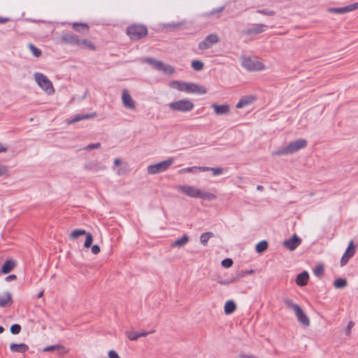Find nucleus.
Masks as SVG:
<instances>
[{"instance_id":"obj_1","label":"nucleus","mask_w":358,"mask_h":358,"mask_svg":"<svg viewBox=\"0 0 358 358\" xmlns=\"http://www.w3.org/2000/svg\"><path fill=\"white\" fill-rule=\"evenodd\" d=\"M176 189L191 198L201 199L205 201H213L217 199L216 194L202 191L201 189L192 185H178L176 186Z\"/></svg>"},{"instance_id":"obj_2","label":"nucleus","mask_w":358,"mask_h":358,"mask_svg":"<svg viewBox=\"0 0 358 358\" xmlns=\"http://www.w3.org/2000/svg\"><path fill=\"white\" fill-rule=\"evenodd\" d=\"M60 41L63 44L78 46L81 48H87L95 50L96 45L88 39H80L78 36L69 32L62 33Z\"/></svg>"},{"instance_id":"obj_3","label":"nucleus","mask_w":358,"mask_h":358,"mask_svg":"<svg viewBox=\"0 0 358 358\" xmlns=\"http://www.w3.org/2000/svg\"><path fill=\"white\" fill-rule=\"evenodd\" d=\"M171 87L177 89L178 91L187 93H194L205 94L207 90L205 87L194 83L173 80L170 84Z\"/></svg>"},{"instance_id":"obj_4","label":"nucleus","mask_w":358,"mask_h":358,"mask_svg":"<svg viewBox=\"0 0 358 358\" xmlns=\"http://www.w3.org/2000/svg\"><path fill=\"white\" fill-rule=\"evenodd\" d=\"M308 141L304 138H299L294 141L290 142L286 147L278 149L274 152L275 155H287L298 152L299 150L307 146Z\"/></svg>"},{"instance_id":"obj_5","label":"nucleus","mask_w":358,"mask_h":358,"mask_svg":"<svg viewBox=\"0 0 358 358\" xmlns=\"http://www.w3.org/2000/svg\"><path fill=\"white\" fill-rule=\"evenodd\" d=\"M285 305L293 310L295 312L296 316L299 322H300L303 326L308 327L310 325V320L306 314L304 313L303 309L298 304L294 303L292 300L289 299H285L284 300Z\"/></svg>"},{"instance_id":"obj_6","label":"nucleus","mask_w":358,"mask_h":358,"mask_svg":"<svg viewBox=\"0 0 358 358\" xmlns=\"http://www.w3.org/2000/svg\"><path fill=\"white\" fill-rule=\"evenodd\" d=\"M127 34L131 40L138 41L147 36L148 29L143 24H131L127 28Z\"/></svg>"},{"instance_id":"obj_7","label":"nucleus","mask_w":358,"mask_h":358,"mask_svg":"<svg viewBox=\"0 0 358 358\" xmlns=\"http://www.w3.org/2000/svg\"><path fill=\"white\" fill-rule=\"evenodd\" d=\"M169 107L173 111L187 113L191 111L194 108V104L191 100L185 99L171 102L169 104Z\"/></svg>"},{"instance_id":"obj_8","label":"nucleus","mask_w":358,"mask_h":358,"mask_svg":"<svg viewBox=\"0 0 358 358\" xmlns=\"http://www.w3.org/2000/svg\"><path fill=\"white\" fill-rule=\"evenodd\" d=\"M173 163V159L170 157L166 160L162 161L155 164H151L148 166V173L151 175L157 174L165 171Z\"/></svg>"},{"instance_id":"obj_9","label":"nucleus","mask_w":358,"mask_h":358,"mask_svg":"<svg viewBox=\"0 0 358 358\" xmlns=\"http://www.w3.org/2000/svg\"><path fill=\"white\" fill-rule=\"evenodd\" d=\"M34 79L38 86L48 94L54 92V88L52 82L44 74L36 72L34 73Z\"/></svg>"},{"instance_id":"obj_10","label":"nucleus","mask_w":358,"mask_h":358,"mask_svg":"<svg viewBox=\"0 0 358 358\" xmlns=\"http://www.w3.org/2000/svg\"><path fill=\"white\" fill-rule=\"evenodd\" d=\"M220 41L219 37L216 34H210L199 43L198 47L201 50L210 49L215 43Z\"/></svg>"},{"instance_id":"obj_11","label":"nucleus","mask_w":358,"mask_h":358,"mask_svg":"<svg viewBox=\"0 0 358 358\" xmlns=\"http://www.w3.org/2000/svg\"><path fill=\"white\" fill-rule=\"evenodd\" d=\"M242 65L245 69L250 71H260L264 68V65L262 62L254 60L250 57L245 58L242 62Z\"/></svg>"},{"instance_id":"obj_12","label":"nucleus","mask_w":358,"mask_h":358,"mask_svg":"<svg viewBox=\"0 0 358 358\" xmlns=\"http://www.w3.org/2000/svg\"><path fill=\"white\" fill-rule=\"evenodd\" d=\"M267 25L264 24H252L250 27L243 31V34L247 36H255L266 31Z\"/></svg>"},{"instance_id":"obj_13","label":"nucleus","mask_w":358,"mask_h":358,"mask_svg":"<svg viewBox=\"0 0 358 358\" xmlns=\"http://www.w3.org/2000/svg\"><path fill=\"white\" fill-rule=\"evenodd\" d=\"M301 243V238L294 234L283 242V245L291 251L294 250Z\"/></svg>"},{"instance_id":"obj_14","label":"nucleus","mask_w":358,"mask_h":358,"mask_svg":"<svg viewBox=\"0 0 358 358\" xmlns=\"http://www.w3.org/2000/svg\"><path fill=\"white\" fill-rule=\"evenodd\" d=\"M97 116L96 113H90L87 114H76L72 117V118L67 120V123L69 124H74L77 122H79L83 120H87L93 118Z\"/></svg>"},{"instance_id":"obj_15","label":"nucleus","mask_w":358,"mask_h":358,"mask_svg":"<svg viewBox=\"0 0 358 358\" xmlns=\"http://www.w3.org/2000/svg\"><path fill=\"white\" fill-rule=\"evenodd\" d=\"M122 99L124 106L127 108H135V101L133 100L132 97L131 96V95L129 94V92L127 90H124L122 91Z\"/></svg>"},{"instance_id":"obj_16","label":"nucleus","mask_w":358,"mask_h":358,"mask_svg":"<svg viewBox=\"0 0 358 358\" xmlns=\"http://www.w3.org/2000/svg\"><path fill=\"white\" fill-rule=\"evenodd\" d=\"M16 261L13 259H7L3 264L1 268V272L3 274H8L10 273L16 266Z\"/></svg>"},{"instance_id":"obj_17","label":"nucleus","mask_w":358,"mask_h":358,"mask_svg":"<svg viewBox=\"0 0 358 358\" xmlns=\"http://www.w3.org/2000/svg\"><path fill=\"white\" fill-rule=\"evenodd\" d=\"M309 280V273L307 271H303L296 275L295 282L300 287H303L308 284Z\"/></svg>"},{"instance_id":"obj_18","label":"nucleus","mask_w":358,"mask_h":358,"mask_svg":"<svg viewBox=\"0 0 358 358\" xmlns=\"http://www.w3.org/2000/svg\"><path fill=\"white\" fill-rule=\"evenodd\" d=\"M57 352L59 355H64L68 352L65 346L62 344L48 345L43 348V352Z\"/></svg>"},{"instance_id":"obj_19","label":"nucleus","mask_w":358,"mask_h":358,"mask_svg":"<svg viewBox=\"0 0 358 358\" xmlns=\"http://www.w3.org/2000/svg\"><path fill=\"white\" fill-rule=\"evenodd\" d=\"M13 303V299L11 294L9 292H6L3 295H0V307L6 308Z\"/></svg>"},{"instance_id":"obj_20","label":"nucleus","mask_w":358,"mask_h":358,"mask_svg":"<svg viewBox=\"0 0 358 358\" xmlns=\"http://www.w3.org/2000/svg\"><path fill=\"white\" fill-rule=\"evenodd\" d=\"M10 350L13 352L24 353L29 350V346L23 343H11L10 345Z\"/></svg>"},{"instance_id":"obj_21","label":"nucleus","mask_w":358,"mask_h":358,"mask_svg":"<svg viewBox=\"0 0 358 358\" xmlns=\"http://www.w3.org/2000/svg\"><path fill=\"white\" fill-rule=\"evenodd\" d=\"M256 98L254 96H245L242 97L236 104L237 108H242L251 104Z\"/></svg>"},{"instance_id":"obj_22","label":"nucleus","mask_w":358,"mask_h":358,"mask_svg":"<svg viewBox=\"0 0 358 358\" xmlns=\"http://www.w3.org/2000/svg\"><path fill=\"white\" fill-rule=\"evenodd\" d=\"M212 107L217 115H224L228 113L229 111V106L228 104L218 105L214 103L212 105Z\"/></svg>"},{"instance_id":"obj_23","label":"nucleus","mask_w":358,"mask_h":358,"mask_svg":"<svg viewBox=\"0 0 358 358\" xmlns=\"http://www.w3.org/2000/svg\"><path fill=\"white\" fill-rule=\"evenodd\" d=\"M72 27L76 31L81 34H87L90 28L88 24L85 22H75Z\"/></svg>"},{"instance_id":"obj_24","label":"nucleus","mask_w":358,"mask_h":358,"mask_svg":"<svg viewBox=\"0 0 358 358\" xmlns=\"http://www.w3.org/2000/svg\"><path fill=\"white\" fill-rule=\"evenodd\" d=\"M189 241V238L187 234H183V236L181 238H179L171 243V248H176V247H182L185 245H186Z\"/></svg>"},{"instance_id":"obj_25","label":"nucleus","mask_w":358,"mask_h":358,"mask_svg":"<svg viewBox=\"0 0 358 358\" xmlns=\"http://www.w3.org/2000/svg\"><path fill=\"white\" fill-rule=\"evenodd\" d=\"M143 62L150 64L156 70H157V69H160L162 66V62L158 61L152 57H145L143 59Z\"/></svg>"},{"instance_id":"obj_26","label":"nucleus","mask_w":358,"mask_h":358,"mask_svg":"<svg viewBox=\"0 0 358 358\" xmlns=\"http://www.w3.org/2000/svg\"><path fill=\"white\" fill-rule=\"evenodd\" d=\"M236 309V304L232 300L227 301L224 306V313L226 315H230L233 313Z\"/></svg>"},{"instance_id":"obj_27","label":"nucleus","mask_w":358,"mask_h":358,"mask_svg":"<svg viewBox=\"0 0 358 358\" xmlns=\"http://www.w3.org/2000/svg\"><path fill=\"white\" fill-rule=\"evenodd\" d=\"M268 247V243L266 240H262L259 241L255 245V250L257 253L261 254L265 252Z\"/></svg>"},{"instance_id":"obj_28","label":"nucleus","mask_w":358,"mask_h":358,"mask_svg":"<svg viewBox=\"0 0 358 358\" xmlns=\"http://www.w3.org/2000/svg\"><path fill=\"white\" fill-rule=\"evenodd\" d=\"M348 285V281L345 278H338L334 282V286L336 289H343Z\"/></svg>"},{"instance_id":"obj_29","label":"nucleus","mask_w":358,"mask_h":358,"mask_svg":"<svg viewBox=\"0 0 358 358\" xmlns=\"http://www.w3.org/2000/svg\"><path fill=\"white\" fill-rule=\"evenodd\" d=\"M192 68L196 71H201L204 68V64L199 59L192 60L191 62Z\"/></svg>"},{"instance_id":"obj_30","label":"nucleus","mask_w":358,"mask_h":358,"mask_svg":"<svg viewBox=\"0 0 358 358\" xmlns=\"http://www.w3.org/2000/svg\"><path fill=\"white\" fill-rule=\"evenodd\" d=\"M213 236L214 234L213 232L208 231L203 233L200 236V242L202 245H206L210 238Z\"/></svg>"},{"instance_id":"obj_31","label":"nucleus","mask_w":358,"mask_h":358,"mask_svg":"<svg viewBox=\"0 0 358 358\" xmlns=\"http://www.w3.org/2000/svg\"><path fill=\"white\" fill-rule=\"evenodd\" d=\"M324 273V266L322 264H317L313 269L314 275L317 278H322Z\"/></svg>"},{"instance_id":"obj_32","label":"nucleus","mask_w":358,"mask_h":358,"mask_svg":"<svg viewBox=\"0 0 358 358\" xmlns=\"http://www.w3.org/2000/svg\"><path fill=\"white\" fill-rule=\"evenodd\" d=\"M84 169L85 170L94 171H96V172H97V171H99L100 170L97 162H96L94 161L86 163L85 164V166H84Z\"/></svg>"},{"instance_id":"obj_33","label":"nucleus","mask_w":358,"mask_h":358,"mask_svg":"<svg viewBox=\"0 0 358 358\" xmlns=\"http://www.w3.org/2000/svg\"><path fill=\"white\" fill-rule=\"evenodd\" d=\"M157 70L162 71L164 73L169 74V75H172L173 73H175V68L173 66H172L169 64H164L163 62H162V66L160 69H157Z\"/></svg>"},{"instance_id":"obj_34","label":"nucleus","mask_w":358,"mask_h":358,"mask_svg":"<svg viewBox=\"0 0 358 358\" xmlns=\"http://www.w3.org/2000/svg\"><path fill=\"white\" fill-rule=\"evenodd\" d=\"M87 233V231L85 229H73L71 234H70V238L71 239H76L80 236H83Z\"/></svg>"},{"instance_id":"obj_35","label":"nucleus","mask_w":358,"mask_h":358,"mask_svg":"<svg viewBox=\"0 0 358 358\" xmlns=\"http://www.w3.org/2000/svg\"><path fill=\"white\" fill-rule=\"evenodd\" d=\"M28 48L34 57H39L41 56L42 51L41 50V49L35 46L33 43H29Z\"/></svg>"},{"instance_id":"obj_36","label":"nucleus","mask_w":358,"mask_h":358,"mask_svg":"<svg viewBox=\"0 0 358 358\" xmlns=\"http://www.w3.org/2000/svg\"><path fill=\"white\" fill-rule=\"evenodd\" d=\"M254 273H255V271L253 269L245 270V271L241 270V271H238L236 273L235 278H236V280L237 281L240 278H242L245 277L247 275L253 274Z\"/></svg>"},{"instance_id":"obj_37","label":"nucleus","mask_w":358,"mask_h":358,"mask_svg":"<svg viewBox=\"0 0 358 358\" xmlns=\"http://www.w3.org/2000/svg\"><path fill=\"white\" fill-rule=\"evenodd\" d=\"M85 241L84 243V248H89L92 246V244L93 243V236L90 232H87L85 234Z\"/></svg>"},{"instance_id":"obj_38","label":"nucleus","mask_w":358,"mask_h":358,"mask_svg":"<svg viewBox=\"0 0 358 358\" xmlns=\"http://www.w3.org/2000/svg\"><path fill=\"white\" fill-rule=\"evenodd\" d=\"M355 246L354 245L353 241H350L348 248L345 250V253L349 255L350 257H352L355 253Z\"/></svg>"},{"instance_id":"obj_39","label":"nucleus","mask_w":358,"mask_h":358,"mask_svg":"<svg viewBox=\"0 0 358 358\" xmlns=\"http://www.w3.org/2000/svg\"><path fill=\"white\" fill-rule=\"evenodd\" d=\"M328 11L331 13H336V14H343V13H347L345 6L329 8Z\"/></svg>"},{"instance_id":"obj_40","label":"nucleus","mask_w":358,"mask_h":358,"mask_svg":"<svg viewBox=\"0 0 358 358\" xmlns=\"http://www.w3.org/2000/svg\"><path fill=\"white\" fill-rule=\"evenodd\" d=\"M22 329L19 324H13L10 326V331L12 334L17 335L20 333Z\"/></svg>"},{"instance_id":"obj_41","label":"nucleus","mask_w":358,"mask_h":358,"mask_svg":"<svg viewBox=\"0 0 358 358\" xmlns=\"http://www.w3.org/2000/svg\"><path fill=\"white\" fill-rule=\"evenodd\" d=\"M257 13L268 16H273L275 14V12L274 10L267 8L258 9L257 10Z\"/></svg>"},{"instance_id":"obj_42","label":"nucleus","mask_w":358,"mask_h":358,"mask_svg":"<svg viewBox=\"0 0 358 358\" xmlns=\"http://www.w3.org/2000/svg\"><path fill=\"white\" fill-rule=\"evenodd\" d=\"M233 260L231 258H225L221 262V265L226 268H230L233 265Z\"/></svg>"},{"instance_id":"obj_43","label":"nucleus","mask_w":358,"mask_h":358,"mask_svg":"<svg viewBox=\"0 0 358 358\" xmlns=\"http://www.w3.org/2000/svg\"><path fill=\"white\" fill-rule=\"evenodd\" d=\"M127 336L128 338L131 341H136L140 338V335H138V332L136 331H127Z\"/></svg>"},{"instance_id":"obj_44","label":"nucleus","mask_w":358,"mask_h":358,"mask_svg":"<svg viewBox=\"0 0 358 358\" xmlns=\"http://www.w3.org/2000/svg\"><path fill=\"white\" fill-rule=\"evenodd\" d=\"M210 171H212L213 176H219L223 173L224 169L222 167H211Z\"/></svg>"},{"instance_id":"obj_45","label":"nucleus","mask_w":358,"mask_h":358,"mask_svg":"<svg viewBox=\"0 0 358 358\" xmlns=\"http://www.w3.org/2000/svg\"><path fill=\"white\" fill-rule=\"evenodd\" d=\"M180 171L182 173H196L197 172V166L187 167Z\"/></svg>"},{"instance_id":"obj_46","label":"nucleus","mask_w":358,"mask_h":358,"mask_svg":"<svg viewBox=\"0 0 358 358\" xmlns=\"http://www.w3.org/2000/svg\"><path fill=\"white\" fill-rule=\"evenodd\" d=\"M181 23H169L166 25V28L170 31L175 30L176 29L180 27Z\"/></svg>"},{"instance_id":"obj_47","label":"nucleus","mask_w":358,"mask_h":358,"mask_svg":"<svg viewBox=\"0 0 358 358\" xmlns=\"http://www.w3.org/2000/svg\"><path fill=\"white\" fill-rule=\"evenodd\" d=\"M100 146H101V143H91V144H89L87 146H86V148L85 149L87 151H90L92 150L99 148Z\"/></svg>"},{"instance_id":"obj_48","label":"nucleus","mask_w":358,"mask_h":358,"mask_svg":"<svg viewBox=\"0 0 358 358\" xmlns=\"http://www.w3.org/2000/svg\"><path fill=\"white\" fill-rule=\"evenodd\" d=\"M351 257L347 254L344 253L341 259V265H345Z\"/></svg>"},{"instance_id":"obj_49","label":"nucleus","mask_w":358,"mask_h":358,"mask_svg":"<svg viewBox=\"0 0 358 358\" xmlns=\"http://www.w3.org/2000/svg\"><path fill=\"white\" fill-rule=\"evenodd\" d=\"M108 358H121L117 352L114 350H110L108 352Z\"/></svg>"},{"instance_id":"obj_50","label":"nucleus","mask_w":358,"mask_h":358,"mask_svg":"<svg viewBox=\"0 0 358 358\" xmlns=\"http://www.w3.org/2000/svg\"><path fill=\"white\" fill-rule=\"evenodd\" d=\"M224 6H221V7L217 8L215 9L212 10L210 12V15H213L215 14L220 13L221 12H222L224 10Z\"/></svg>"},{"instance_id":"obj_51","label":"nucleus","mask_w":358,"mask_h":358,"mask_svg":"<svg viewBox=\"0 0 358 358\" xmlns=\"http://www.w3.org/2000/svg\"><path fill=\"white\" fill-rule=\"evenodd\" d=\"M91 250H92V252L94 255H97L101 251L100 247L97 244L92 245Z\"/></svg>"},{"instance_id":"obj_52","label":"nucleus","mask_w":358,"mask_h":358,"mask_svg":"<svg viewBox=\"0 0 358 358\" xmlns=\"http://www.w3.org/2000/svg\"><path fill=\"white\" fill-rule=\"evenodd\" d=\"M8 171V167L0 164V176L6 175Z\"/></svg>"},{"instance_id":"obj_53","label":"nucleus","mask_w":358,"mask_h":358,"mask_svg":"<svg viewBox=\"0 0 358 358\" xmlns=\"http://www.w3.org/2000/svg\"><path fill=\"white\" fill-rule=\"evenodd\" d=\"M236 280L235 278V277H233L231 278V279H229V280H223V281H220L219 283L221 284V285H229V283H231V282H236Z\"/></svg>"},{"instance_id":"obj_54","label":"nucleus","mask_w":358,"mask_h":358,"mask_svg":"<svg viewBox=\"0 0 358 358\" xmlns=\"http://www.w3.org/2000/svg\"><path fill=\"white\" fill-rule=\"evenodd\" d=\"M17 279V275L15 274H10L5 278V281L10 282L12 280H15Z\"/></svg>"},{"instance_id":"obj_55","label":"nucleus","mask_w":358,"mask_h":358,"mask_svg":"<svg viewBox=\"0 0 358 358\" xmlns=\"http://www.w3.org/2000/svg\"><path fill=\"white\" fill-rule=\"evenodd\" d=\"M210 168L209 166H197V171L204 172L210 171Z\"/></svg>"},{"instance_id":"obj_56","label":"nucleus","mask_w":358,"mask_h":358,"mask_svg":"<svg viewBox=\"0 0 358 358\" xmlns=\"http://www.w3.org/2000/svg\"><path fill=\"white\" fill-rule=\"evenodd\" d=\"M122 160H121L120 159H119V158H116V159H115V160H114V165H115V166H120V165L122 164Z\"/></svg>"},{"instance_id":"obj_57","label":"nucleus","mask_w":358,"mask_h":358,"mask_svg":"<svg viewBox=\"0 0 358 358\" xmlns=\"http://www.w3.org/2000/svg\"><path fill=\"white\" fill-rule=\"evenodd\" d=\"M9 21H10V18H8V17H0V24L6 23Z\"/></svg>"},{"instance_id":"obj_58","label":"nucleus","mask_w":358,"mask_h":358,"mask_svg":"<svg viewBox=\"0 0 358 358\" xmlns=\"http://www.w3.org/2000/svg\"><path fill=\"white\" fill-rule=\"evenodd\" d=\"M345 8H346V12L347 13L352 11V10H355V9L352 8V4H349V5L346 6Z\"/></svg>"},{"instance_id":"obj_59","label":"nucleus","mask_w":358,"mask_h":358,"mask_svg":"<svg viewBox=\"0 0 358 358\" xmlns=\"http://www.w3.org/2000/svg\"><path fill=\"white\" fill-rule=\"evenodd\" d=\"M152 331H150V333H152ZM149 334H150V332H146L145 331H143L138 333V335H140V337H142V336H147Z\"/></svg>"},{"instance_id":"obj_60","label":"nucleus","mask_w":358,"mask_h":358,"mask_svg":"<svg viewBox=\"0 0 358 358\" xmlns=\"http://www.w3.org/2000/svg\"><path fill=\"white\" fill-rule=\"evenodd\" d=\"M7 148L0 143V153L6 152Z\"/></svg>"},{"instance_id":"obj_61","label":"nucleus","mask_w":358,"mask_h":358,"mask_svg":"<svg viewBox=\"0 0 358 358\" xmlns=\"http://www.w3.org/2000/svg\"><path fill=\"white\" fill-rule=\"evenodd\" d=\"M43 294H44V291H41L38 292V294H37V298H41L43 296Z\"/></svg>"},{"instance_id":"obj_62","label":"nucleus","mask_w":358,"mask_h":358,"mask_svg":"<svg viewBox=\"0 0 358 358\" xmlns=\"http://www.w3.org/2000/svg\"><path fill=\"white\" fill-rule=\"evenodd\" d=\"M352 8H353L355 10H356V9H357V8H358V2H355V3H352Z\"/></svg>"},{"instance_id":"obj_63","label":"nucleus","mask_w":358,"mask_h":358,"mask_svg":"<svg viewBox=\"0 0 358 358\" xmlns=\"http://www.w3.org/2000/svg\"><path fill=\"white\" fill-rule=\"evenodd\" d=\"M264 187L262 185H257V189L258 191H263V190H264Z\"/></svg>"},{"instance_id":"obj_64","label":"nucleus","mask_w":358,"mask_h":358,"mask_svg":"<svg viewBox=\"0 0 358 358\" xmlns=\"http://www.w3.org/2000/svg\"><path fill=\"white\" fill-rule=\"evenodd\" d=\"M244 358H256L255 356L252 355H243Z\"/></svg>"}]
</instances>
